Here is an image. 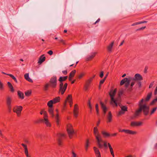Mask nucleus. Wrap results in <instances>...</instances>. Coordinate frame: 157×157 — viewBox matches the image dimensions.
Masks as SVG:
<instances>
[{
	"instance_id": "1",
	"label": "nucleus",
	"mask_w": 157,
	"mask_h": 157,
	"mask_svg": "<svg viewBox=\"0 0 157 157\" xmlns=\"http://www.w3.org/2000/svg\"><path fill=\"white\" fill-rule=\"evenodd\" d=\"M143 80L142 76L139 74H136L134 77H129L128 78H124L122 79L120 82V85L122 86L124 85V87L127 88L130 85L131 81H140Z\"/></svg>"
},
{
	"instance_id": "2",
	"label": "nucleus",
	"mask_w": 157,
	"mask_h": 157,
	"mask_svg": "<svg viewBox=\"0 0 157 157\" xmlns=\"http://www.w3.org/2000/svg\"><path fill=\"white\" fill-rule=\"evenodd\" d=\"M144 101V99L143 98L139 102V106L140 108L139 109L136 111L134 116L131 117V118L132 119H133L136 116H139L140 113L142 111H143L145 115H148L149 112L150 108L149 106H147L146 104H142Z\"/></svg>"
},
{
	"instance_id": "3",
	"label": "nucleus",
	"mask_w": 157,
	"mask_h": 157,
	"mask_svg": "<svg viewBox=\"0 0 157 157\" xmlns=\"http://www.w3.org/2000/svg\"><path fill=\"white\" fill-rule=\"evenodd\" d=\"M98 131L97 128L96 127H94V135L95 136L96 138L97 141L98 145V147L100 148H101L103 147V145L100 142H102L103 140L101 138V137L99 135H97V132Z\"/></svg>"
},
{
	"instance_id": "4",
	"label": "nucleus",
	"mask_w": 157,
	"mask_h": 157,
	"mask_svg": "<svg viewBox=\"0 0 157 157\" xmlns=\"http://www.w3.org/2000/svg\"><path fill=\"white\" fill-rule=\"evenodd\" d=\"M57 79L56 76H53L52 77L49 82V84L50 86L52 88H55L57 86Z\"/></svg>"
},
{
	"instance_id": "5",
	"label": "nucleus",
	"mask_w": 157,
	"mask_h": 157,
	"mask_svg": "<svg viewBox=\"0 0 157 157\" xmlns=\"http://www.w3.org/2000/svg\"><path fill=\"white\" fill-rule=\"evenodd\" d=\"M54 104L53 102V101L51 100L49 101L47 103V105L48 106V112L51 115L52 117H54V115L53 113V104Z\"/></svg>"
},
{
	"instance_id": "6",
	"label": "nucleus",
	"mask_w": 157,
	"mask_h": 157,
	"mask_svg": "<svg viewBox=\"0 0 157 157\" xmlns=\"http://www.w3.org/2000/svg\"><path fill=\"white\" fill-rule=\"evenodd\" d=\"M12 99L11 97L7 96L6 98V103L9 112L10 113L11 109V102Z\"/></svg>"
},
{
	"instance_id": "7",
	"label": "nucleus",
	"mask_w": 157,
	"mask_h": 157,
	"mask_svg": "<svg viewBox=\"0 0 157 157\" xmlns=\"http://www.w3.org/2000/svg\"><path fill=\"white\" fill-rule=\"evenodd\" d=\"M63 82H59V91L61 92V94L63 95L65 91L67 86V83H65L63 85Z\"/></svg>"
},
{
	"instance_id": "8",
	"label": "nucleus",
	"mask_w": 157,
	"mask_h": 157,
	"mask_svg": "<svg viewBox=\"0 0 157 157\" xmlns=\"http://www.w3.org/2000/svg\"><path fill=\"white\" fill-rule=\"evenodd\" d=\"M117 89L116 88L114 90H111L109 93V95L111 98V103H112L113 102H114L115 103L116 105H117L115 99L114 98V96L117 93Z\"/></svg>"
},
{
	"instance_id": "9",
	"label": "nucleus",
	"mask_w": 157,
	"mask_h": 157,
	"mask_svg": "<svg viewBox=\"0 0 157 157\" xmlns=\"http://www.w3.org/2000/svg\"><path fill=\"white\" fill-rule=\"evenodd\" d=\"M67 127V131L69 137L71 138L72 137V135L74 133V131L72 128V125L71 124L68 125Z\"/></svg>"
},
{
	"instance_id": "10",
	"label": "nucleus",
	"mask_w": 157,
	"mask_h": 157,
	"mask_svg": "<svg viewBox=\"0 0 157 157\" xmlns=\"http://www.w3.org/2000/svg\"><path fill=\"white\" fill-rule=\"evenodd\" d=\"M44 119H40V121H43V122L46 124L47 126L50 127L51 126L49 122L48 119L46 118L48 117L47 112L46 111L44 112Z\"/></svg>"
},
{
	"instance_id": "11",
	"label": "nucleus",
	"mask_w": 157,
	"mask_h": 157,
	"mask_svg": "<svg viewBox=\"0 0 157 157\" xmlns=\"http://www.w3.org/2000/svg\"><path fill=\"white\" fill-rule=\"evenodd\" d=\"M16 108H14L13 109V112L17 113L18 116H19L21 114V112L22 109V106H16Z\"/></svg>"
},
{
	"instance_id": "12",
	"label": "nucleus",
	"mask_w": 157,
	"mask_h": 157,
	"mask_svg": "<svg viewBox=\"0 0 157 157\" xmlns=\"http://www.w3.org/2000/svg\"><path fill=\"white\" fill-rule=\"evenodd\" d=\"M65 135L63 134L58 133L57 135V140L58 142V145L61 146L62 145L61 140L62 138L64 137Z\"/></svg>"
},
{
	"instance_id": "13",
	"label": "nucleus",
	"mask_w": 157,
	"mask_h": 157,
	"mask_svg": "<svg viewBox=\"0 0 157 157\" xmlns=\"http://www.w3.org/2000/svg\"><path fill=\"white\" fill-rule=\"evenodd\" d=\"M132 82L131 83H130V86H129L127 88H126L125 87V88L126 89V91L128 93H130L131 92L132 90V87L135 84V81H132Z\"/></svg>"
},
{
	"instance_id": "14",
	"label": "nucleus",
	"mask_w": 157,
	"mask_h": 157,
	"mask_svg": "<svg viewBox=\"0 0 157 157\" xmlns=\"http://www.w3.org/2000/svg\"><path fill=\"white\" fill-rule=\"evenodd\" d=\"M97 54V52H92L90 54V55H89L87 56L86 58V61H90Z\"/></svg>"
},
{
	"instance_id": "15",
	"label": "nucleus",
	"mask_w": 157,
	"mask_h": 157,
	"mask_svg": "<svg viewBox=\"0 0 157 157\" xmlns=\"http://www.w3.org/2000/svg\"><path fill=\"white\" fill-rule=\"evenodd\" d=\"M78 105L77 104H76L74 106V115L75 117H77L78 115Z\"/></svg>"
},
{
	"instance_id": "16",
	"label": "nucleus",
	"mask_w": 157,
	"mask_h": 157,
	"mask_svg": "<svg viewBox=\"0 0 157 157\" xmlns=\"http://www.w3.org/2000/svg\"><path fill=\"white\" fill-rule=\"evenodd\" d=\"M100 104L101 105V108L103 110L104 115H105V114L106 111L107 110V108L104 105V104L102 102L100 101Z\"/></svg>"
},
{
	"instance_id": "17",
	"label": "nucleus",
	"mask_w": 157,
	"mask_h": 157,
	"mask_svg": "<svg viewBox=\"0 0 157 157\" xmlns=\"http://www.w3.org/2000/svg\"><path fill=\"white\" fill-rule=\"evenodd\" d=\"M142 123L141 122H137L135 121H132L131 122L130 125L132 126H138L142 125Z\"/></svg>"
},
{
	"instance_id": "18",
	"label": "nucleus",
	"mask_w": 157,
	"mask_h": 157,
	"mask_svg": "<svg viewBox=\"0 0 157 157\" xmlns=\"http://www.w3.org/2000/svg\"><path fill=\"white\" fill-rule=\"evenodd\" d=\"M44 56V55H42L40 57L38 61V63L41 64L45 60L46 58Z\"/></svg>"
},
{
	"instance_id": "19",
	"label": "nucleus",
	"mask_w": 157,
	"mask_h": 157,
	"mask_svg": "<svg viewBox=\"0 0 157 157\" xmlns=\"http://www.w3.org/2000/svg\"><path fill=\"white\" fill-rule=\"evenodd\" d=\"M94 149L97 157H101V154L99 150L96 147H94Z\"/></svg>"
},
{
	"instance_id": "20",
	"label": "nucleus",
	"mask_w": 157,
	"mask_h": 157,
	"mask_svg": "<svg viewBox=\"0 0 157 157\" xmlns=\"http://www.w3.org/2000/svg\"><path fill=\"white\" fill-rule=\"evenodd\" d=\"M152 95V92H151L150 93H148L147 96L144 99V101L145 102H147L149 101L150 99H151Z\"/></svg>"
},
{
	"instance_id": "21",
	"label": "nucleus",
	"mask_w": 157,
	"mask_h": 157,
	"mask_svg": "<svg viewBox=\"0 0 157 157\" xmlns=\"http://www.w3.org/2000/svg\"><path fill=\"white\" fill-rule=\"evenodd\" d=\"M112 115L111 112L109 111L108 113V115L107 116L108 121H107V123L110 122L112 121Z\"/></svg>"
},
{
	"instance_id": "22",
	"label": "nucleus",
	"mask_w": 157,
	"mask_h": 157,
	"mask_svg": "<svg viewBox=\"0 0 157 157\" xmlns=\"http://www.w3.org/2000/svg\"><path fill=\"white\" fill-rule=\"evenodd\" d=\"M56 111L57 113L56 114V115L55 116V119L56 121V124L58 126L59 125V115L58 113V110L57 109L56 110Z\"/></svg>"
},
{
	"instance_id": "23",
	"label": "nucleus",
	"mask_w": 157,
	"mask_h": 157,
	"mask_svg": "<svg viewBox=\"0 0 157 157\" xmlns=\"http://www.w3.org/2000/svg\"><path fill=\"white\" fill-rule=\"evenodd\" d=\"M121 97H118V98L115 99L116 102L117 104V105H116L115 103L114 102H113L112 103H111V104L113 105L114 104L115 106L117 107L118 106V103H119L121 102Z\"/></svg>"
},
{
	"instance_id": "24",
	"label": "nucleus",
	"mask_w": 157,
	"mask_h": 157,
	"mask_svg": "<svg viewBox=\"0 0 157 157\" xmlns=\"http://www.w3.org/2000/svg\"><path fill=\"white\" fill-rule=\"evenodd\" d=\"M7 84L8 87L10 89V91L12 93L14 91V89L12 84L10 82H8Z\"/></svg>"
},
{
	"instance_id": "25",
	"label": "nucleus",
	"mask_w": 157,
	"mask_h": 157,
	"mask_svg": "<svg viewBox=\"0 0 157 157\" xmlns=\"http://www.w3.org/2000/svg\"><path fill=\"white\" fill-rule=\"evenodd\" d=\"M17 95L21 99H23L24 98V94L21 92L20 91H17Z\"/></svg>"
},
{
	"instance_id": "26",
	"label": "nucleus",
	"mask_w": 157,
	"mask_h": 157,
	"mask_svg": "<svg viewBox=\"0 0 157 157\" xmlns=\"http://www.w3.org/2000/svg\"><path fill=\"white\" fill-rule=\"evenodd\" d=\"M68 76H60L58 80L59 82H63L65 81L67 79Z\"/></svg>"
},
{
	"instance_id": "27",
	"label": "nucleus",
	"mask_w": 157,
	"mask_h": 157,
	"mask_svg": "<svg viewBox=\"0 0 157 157\" xmlns=\"http://www.w3.org/2000/svg\"><path fill=\"white\" fill-rule=\"evenodd\" d=\"M60 98L59 97H58L54 98L52 100L53 101V102L54 104H55L59 102L60 101Z\"/></svg>"
},
{
	"instance_id": "28",
	"label": "nucleus",
	"mask_w": 157,
	"mask_h": 157,
	"mask_svg": "<svg viewBox=\"0 0 157 157\" xmlns=\"http://www.w3.org/2000/svg\"><path fill=\"white\" fill-rule=\"evenodd\" d=\"M114 41H113L107 47V49L109 52H111L113 45L114 44Z\"/></svg>"
},
{
	"instance_id": "29",
	"label": "nucleus",
	"mask_w": 157,
	"mask_h": 157,
	"mask_svg": "<svg viewBox=\"0 0 157 157\" xmlns=\"http://www.w3.org/2000/svg\"><path fill=\"white\" fill-rule=\"evenodd\" d=\"M50 86L49 83H46L44 86V90L45 91H47L48 90V88Z\"/></svg>"
},
{
	"instance_id": "30",
	"label": "nucleus",
	"mask_w": 157,
	"mask_h": 157,
	"mask_svg": "<svg viewBox=\"0 0 157 157\" xmlns=\"http://www.w3.org/2000/svg\"><path fill=\"white\" fill-rule=\"evenodd\" d=\"M76 72L75 70H74L71 71L69 74V76L70 77L73 78Z\"/></svg>"
},
{
	"instance_id": "31",
	"label": "nucleus",
	"mask_w": 157,
	"mask_h": 157,
	"mask_svg": "<svg viewBox=\"0 0 157 157\" xmlns=\"http://www.w3.org/2000/svg\"><path fill=\"white\" fill-rule=\"evenodd\" d=\"M7 75L10 76L11 78L16 83H17V81L16 78L12 75L11 74H7Z\"/></svg>"
},
{
	"instance_id": "32",
	"label": "nucleus",
	"mask_w": 157,
	"mask_h": 157,
	"mask_svg": "<svg viewBox=\"0 0 157 157\" xmlns=\"http://www.w3.org/2000/svg\"><path fill=\"white\" fill-rule=\"evenodd\" d=\"M101 133L104 136H110V134L109 133H108L104 131H101Z\"/></svg>"
},
{
	"instance_id": "33",
	"label": "nucleus",
	"mask_w": 157,
	"mask_h": 157,
	"mask_svg": "<svg viewBox=\"0 0 157 157\" xmlns=\"http://www.w3.org/2000/svg\"><path fill=\"white\" fill-rule=\"evenodd\" d=\"M92 80V78H90L89 79H88L86 81V85L89 86L90 83H91V82Z\"/></svg>"
},
{
	"instance_id": "34",
	"label": "nucleus",
	"mask_w": 157,
	"mask_h": 157,
	"mask_svg": "<svg viewBox=\"0 0 157 157\" xmlns=\"http://www.w3.org/2000/svg\"><path fill=\"white\" fill-rule=\"evenodd\" d=\"M121 110L124 112L127 111V107L126 106H123L121 107Z\"/></svg>"
},
{
	"instance_id": "35",
	"label": "nucleus",
	"mask_w": 157,
	"mask_h": 157,
	"mask_svg": "<svg viewBox=\"0 0 157 157\" xmlns=\"http://www.w3.org/2000/svg\"><path fill=\"white\" fill-rule=\"evenodd\" d=\"M95 109H96V111L97 114L98 115H99V112L98 104H96Z\"/></svg>"
},
{
	"instance_id": "36",
	"label": "nucleus",
	"mask_w": 157,
	"mask_h": 157,
	"mask_svg": "<svg viewBox=\"0 0 157 157\" xmlns=\"http://www.w3.org/2000/svg\"><path fill=\"white\" fill-rule=\"evenodd\" d=\"M157 102V97L156 98L152 100V101L150 103V105H152Z\"/></svg>"
},
{
	"instance_id": "37",
	"label": "nucleus",
	"mask_w": 157,
	"mask_h": 157,
	"mask_svg": "<svg viewBox=\"0 0 157 157\" xmlns=\"http://www.w3.org/2000/svg\"><path fill=\"white\" fill-rule=\"evenodd\" d=\"M25 95L27 96H29L31 94V91L29 90H28L25 92Z\"/></svg>"
},
{
	"instance_id": "38",
	"label": "nucleus",
	"mask_w": 157,
	"mask_h": 157,
	"mask_svg": "<svg viewBox=\"0 0 157 157\" xmlns=\"http://www.w3.org/2000/svg\"><path fill=\"white\" fill-rule=\"evenodd\" d=\"M72 96L71 95H68L67 97V100L69 101V103L71 102Z\"/></svg>"
},
{
	"instance_id": "39",
	"label": "nucleus",
	"mask_w": 157,
	"mask_h": 157,
	"mask_svg": "<svg viewBox=\"0 0 157 157\" xmlns=\"http://www.w3.org/2000/svg\"><path fill=\"white\" fill-rule=\"evenodd\" d=\"M89 141L88 140H86V144L85 146V149L86 151L87 150L88 147L89 146Z\"/></svg>"
},
{
	"instance_id": "40",
	"label": "nucleus",
	"mask_w": 157,
	"mask_h": 157,
	"mask_svg": "<svg viewBox=\"0 0 157 157\" xmlns=\"http://www.w3.org/2000/svg\"><path fill=\"white\" fill-rule=\"evenodd\" d=\"M123 94V91L122 90H120L118 93V97H121Z\"/></svg>"
},
{
	"instance_id": "41",
	"label": "nucleus",
	"mask_w": 157,
	"mask_h": 157,
	"mask_svg": "<svg viewBox=\"0 0 157 157\" xmlns=\"http://www.w3.org/2000/svg\"><path fill=\"white\" fill-rule=\"evenodd\" d=\"M157 109V107H155L153 108L152 110H151V112L150 114L151 115L155 112V111H156V109Z\"/></svg>"
},
{
	"instance_id": "42",
	"label": "nucleus",
	"mask_w": 157,
	"mask_h": 157,
	"mask_svg": "<svg viewBox=\"0 0 157 157\" xmlns=\"http://www.w3.org/2000/svg\"><path fill=\"white\" fill-rule=\"evenodd\" d=\"M129 134H130L133 135L135 134L136 133V132L135 131H132V130H129Z\"/></svg>"
},
{
	"instance_id": "43",
	"label": "nucleus",
	"mask_w": 157,
	"mask_h": 157,
	"mask_svg": "<svg viewBox=\"0 0 157 157\" xmlns=\"http://www.w3.org/2000/svg\"><path fill=\"white\" fill-rule=\"evenodd\" d=\"M25 154L27 157H29V155L28 154V149H26V148L25 149Z\"/></svg>"
},
{
	"instance_id": "44",
	"label": "nucleus",
	"mask_w": 157,
	"mask_h": 157,
	"mask_svg": "<svg viewBox=\"0 0 157 157\" xmlns=\"http://www.w3.org/2000/svg\"><path fill=\"white\" fill-rule=\"evenodd\" d=\"M101 142H103L104 143V144L103 145V146H104V147L106 148H107L108 147V145H107V142H104L103 141L102 142H101ZM103 147H102L101 148H102Z\"/></svg>"
},
{
	"instance_id": "45",
	"label": "nucleus",
	"mask_w": 157,
	"mask_h": 157,
	"mask_svg": "<svg viewBox=\"0 0 157 157\" xmlns=\"http://www.w3.org/2000/svg\"><path fill=\"white\" fill-rule=\"evenodd\" d=\"M3 89V84L0 81V90H2Z\"/></svg>"
},
{
	"instance_id": "46",
	"label": "nucleus",
	"mask_w": 157,
	"mask_h": 157,
	"mask_svg": "<svg viewBox=\"0 0 157 157\" xmlns=\"http://www.w3.org/2000/svg\"><path fill=\"white\" fill-rule=\"evenodd\" d=\"M146 27L145 26L142 27L136 30V31H140L141 30H143L145 29L146 28Z\"/></svg>"
},
{
	"instance_id": "47",
	"label": "nucleus",
	"mask_w": 157,
	"mask_h": 157,
	"mask_svg": "<svg viewBox=\"0 0 157 157\" xmlns=\"http://www.w3.org/2000/svg\"><path fill=\"white\" fill-rule=\"evenodd\" d=\"M103 76H104V72L103 71H102L100 72V73L99 75V76L100 78H102L103 77Z\"/></svg>"
},
{
	"instance_id": "48",
	"label": "nucleus",
	"mask_w": 157,
	"mask_h": 157,
	"mask_svg": "<svg viewBox=\"0 0 157 157\" xmlns=\"http://www.w3.org/2000/svg\"><path fill=\"white\" fill-rule=\"evenodd\" d=\"M105 79L104 78L101 79L100 82L99 84H100V85H101V84L103 83L105 81Z\"/></svg>"
},
{
	"instance_id": "49",
	"label": "nucleus",
	"mask_w": 157,
	"mask_h": 157,
	"mask_svg": "<svg viewBox=\"0 0 157 157\" xmlns=\"http://www.w3.org/2000/svg\"><path fill=\"white\" fill-rule=\"evenodd\" d=\"M25 78L26 80L29 77V73L26 74L24 75Z\"/></svg>"
},
{
	"instance_id": "50",
	"label": "nucleus",
	"mask_w": 157,
	"mask_h": 157,
	"mask_svg": "<svg viewBox=\"0 0 157 157\" xmlns=\"http://www.w3.org/2000/svg\"><path fill=\"white\" fill-rule=\"evenodd\" d=\"M88 105L89 106V108H90V109H92V107L90 104V100H89V102L88 103Z\"/></svg>"
},
{
	"instance_id": "51",
	"label": "nucleus",
	"mask_w": 157,
	"mask_h": 157,
	"mask_svg": "<svg viewBox=\"0 0 157 157\" xmlns=\"http://www.w3.org/2000/svg\"><path fill=\"white\" fill-rule=\"evenodd\" d=\"M137 84L139 88H140L141 87V83L140 81H138L137 82Z\"/></svg>"
},
{
	"instance_id": "52",
	"label": "nucleus",
	"mask_w": 157,
	"mask_h": 157,
	"mask_svg": "<svg viewBox=\"0 0 157 157\" xmlns=\"http://www.w3.org/2000/svg\"><path fill=\"white\" fill-rule=\"evenodd\" d=\"M62 72L64 75H67V70L62 71Z\"/></svg>"
},
{
	"instance_id": "53",
	"label": "nucleus",
	"mask_w": 157,
	"mask_h": 157,
	"mask_svg": "<svg viewBox=\"0 0 157 157\" xmlns=\"http://www.w3.org/2000/svg\"><path fill=\"white\" fill-rule=\"evenodd\" d=\"M48 53L50 55H52L53 54V52L52 51L50 50L48 52Z\"/></svg>"
},
{
	"instance_id": "54",
	"label": "nucleus",
	"mask_w": 157,
	"mask_h": 157,
	"mask_svg": "<svg viewBox=\"0 0 157 157\" xmlns=\"http://www.w3.org/2000/svg\"><path fill=\"white\" fill-rule=\"evenodd\" d=\"M26 80L30 82H33V81L29 77L27 79H26Z\"/></svg>"
},
{
	"instance_id": "55",
	"label": "nucleus",
	"mask_w": 157,
	"mask_h": 157,
	"mask_svg": "<svg viewBox=\"0 0 157 157\" xmlns=\"http://www.w3.org/2000/svg\"><path fill=\"white\" fill-rule=\"evenodd\" d=\"M125 112L124 111H122L121 110V111L119 112V115H121L122 114H124V113Z\"/></svg>"
},
{
	"instance_id": "56",
	"label": "nucleus",
	"mask_w": 157,
	"mask_h": 157,
	"mask_svg": "<svg viewBox=\"0 0 157 157\" xmlns=\"http://www.w3.org/2000/svg\"><path fill=\"white\" fill-rule=\"evenodd\" d=\"M59 40L60 41V42L62 43L63 44H65V43L64 42V40L62 39H60Z\"/></svg>"
},
{
	"instance_id": "57",
	"label": "nucleus",
	"mask_w": 157,
	"mask_h": 157,
	"mask_svg": "<svg viewBox=\"0 0 157 157\" xmlns=\"http://www.w3.org/2000/svg\"><path fill=\"white\" fill-rule=\"evenodd\" d=\"M84 75L82 73L78 76V78L79 79H81L83 76Z\"/></svg>"
},
{
	"instance_id": "58",
	"label": "nucleus",
	"mask_w": 157,
	"mask_h": 157,
	"mask_svg": "<svg viewBox=\"0 0 157 157\" xmlns=\"http://www.w3.org/2000/svg\"><path fill=\"white\" fill-rule=\"evenodd\" d=\"M148 69V67L147 66H146L144 70V73H146L147 72V70Z\"/></svg>"
},
{
	"instance_id": "59",
	"label": "nucleus",
	"mask_w": 157,
	"mask_h": 157,
	"mask_svg": "<svg viewBox=\"0 0 157 157\" xmlns=\"http://www.w3.org/2000/svg\"><path fill=\"white\" fill-rule=\"evenodd\" d=\"M37 137H39L41 140H42V135L39 134L37 136Z\"/></svg>"
},
{
	"instance_id": "60",
	"label": "nucleus",
	"mask_w": 157,
	"mask_h": 157,
	"mask_svg": "<svg viewBox=\"0 0 157 157\" xmlns=\"http://www.w3.org/2000/svg\"><path fill=\"white\" fill-rule=\"evenodd\" d=\"M21 145L24 147L25 150V149H26H26H28L27 146L25 144H22Z\"/></svg>"
},
{
	"instance_id": "61",
	"label": "nucleus",
	"mask_w": 157,
	"mask_h": 157,
	"mask_svg": "<svg viewBox=\"0 0 157 157\" xmlns=\"http://www.w3.org/2000/svg\"><path fill=\"white\" fill-rule=\"evenodd\" d=\"M139 22H136L133 23V24H132L131 25V26H135V25H139Z\"/></svg>"
},
{
	"instance_id": "62",
	"label": "nucleus",
	"mask_w": 157,
	"mask_h": 157,
	"mask_svg": "<svg viewBox=\"0 0 157 157\" xmlns=\"http://www.w3.org/2000/svg\"><path fill=\"white\" fill-rule=\"evenodd\" d=\"M154 84V82H152L150 85L149 88H151L152 86H153Z\"/></svg>"
},
{
	"instance_id": "63",
	"label": "nucleus",
	"mask_w": 157,
	"mask_h": 157,
	"mask_svg": "<svg viewBox=\"0 0 157 157\" xmlns=\"http://www.w3.org/2000/svg\"><path fill=\"white\" fill-rule=\"evenodd\" d=\"M139 24H141L143 23H147V21H140L139 22Z\"/></svg>"
},
{
	"instance_id": "64",
	"label": "nucleus",
	"mask_w": 157,
	"mask_h": 157,
	"mask_svg": "<svg viewBox=\"0 0 157 157\" xmlns=\"http://www.w3.org/2000/svg\"><path fill=\"white\" fill-rule=\"evenodd\" d=\"M72 157H76L77 155L73 151L72 152Z\"/></svg>"
}]
</instances>
